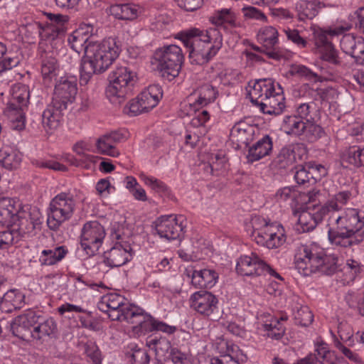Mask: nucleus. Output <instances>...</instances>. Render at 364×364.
Returning a JSON list of instances; mask_svg holds the SVG:
<instances>
[{
  "mask_svg": "<svg viewBox=\"0 0 364 364\" xmlns=\"http://www.w3.org/2000/svg\"><path fill=\"white\" fill-rule=\"evenodd\" d=\"M350 197L348 191L332 196L323 205L309 204L296 213V229L299 232L313 230L323 219L327 220L328 237L336 247H348L364 240V212L357 208L342 209Z\"/></svg>",
  "mask_w": 364,
  "mask_h": 364,
  "instance_id": "f257e3e1",
  "label": "nucleus"
},
{
  "mask_svg": "<svg viewBox=\"0 0 364 364\" xmlns=\"http://www.w3.org/2000/svg\"><path fill=\"white\" fill-rule=\"evenodd\" d=\"M120 49L114 38L89 43L80 67V83L85 85L93 75L105 72L119 56Z\"/></svg>",
  "mask_w": 364,
  "mask_h": 364,
  "instance_id": "f03ea898",
  "label": "nucleus"
},
{
  "mask_svg": "<svg viewBox=\"0 0 364 364\" xmlns=\"http://www.w3.org/2000/svg\"><path fill=\"white\" fill-rule=\"evenodd\" d=\"M183 45L188 48L189 58L193 64L208 63L221 48L223 37L216 28L200 30L191 28L179 33Z\"/></svg>",
  "mask_w": 364,
  "mask_h": 364,
  "instance_id": "7ed1b4c3",
  "label": "nucleus"
},
{
  "mask_svg": "<svg viewBox=\"0 0 364 364\" xmlns=\"http://www.w3.org/2000/svg\"><path fill=\"white\" fill-rule=\"evenodd\" d=\"M294 263L298 272L309 277L314 274L331 275L337 271V258L327 255L316 242L301 245L295 251Z\"/></svg>",
  "mask_w": 364,
  "mask_h": 364,
  "instance_id": "20e7f679",
  "label": "nucleus"
},
{
  "mask_svg": "<svg viewBox=\"0 0 364 364\" xmlns=\"http://www.w3.org/2000/svg\"><path fill=\"white\" fill-rule=\"evenodd\" d=\"M247 234L253 237L257 244L268 249H274L286 241L284 227L277 223H269L259 215H252L245 223Z\"/></svg>",
  "mask_w": 364,
  "mask_h": 364,
  "instance_id": "39448f33",
  "label": "nucleus"
},
{
  "mask_svg": "<svg viewBox=\"0 0 364 364\" xmlns=\"http://www.w3.org/2000/svg\"><path fill=\"white\" fill-rule=\"evenodd\" d=\"M112 247L104 253L105 263L111 267H121L133 257L130 230L122 224H114L111 229Z\"/></svg>",
  "mask_w": 364,
  "mask_h": 364,
  "instance_id": "423d86ee",
  "label": "nucleus"
},
{
  "mask_svg": "<svg viewBox=\"0 0 364 364\" xmlns=\"http://www.w3.org/2000/svg\"><path fill=\"white\" fill-rule=\"evenodd\" d=\"M79 200L76 190L61 192L50 202L48 210L47 225L50 230H56L73 215L76 203Z\"/></svg>",
  "mask_w": 364,
  "mask_h": 364,
  "instance_id": "0eeeda50",
  "label": "nucleus"
},
{
  "mask_svg": "<svg viewBox=\"0 0 364 364\" xmlns=\"http://www.w3.org/2000/svg\"><path fill=\"white\" fill-rule=\"evenodd\" d=\"M106 95L112 103H121L132 92L136 81V73L129 65L117 66L109 75Z\"/></svg>",
  "mask_w": 364,
  "mask_h": 364,
  "instance_id": "6e6552de",
  "label": "nucleus"
},
{
  "mask_svg": "<svg viewBox=\"0 0 364 364\" xmlns=\"http://www.w3.org/2000/svg\"><path fill=\"white\" fill-rule=\"evenodd\" d=\"M130 311H128L129 316L125 321L134 324L133 331L139 336L152 331H161L167 334H172L176 331L175 326L168 325L155 318L139 306L136 305Z\"/></svg>",
  "mask_w": 364,
  "mask_h": 364,
  "instance_id": "1a4fd4ad",
  "label": "nucleus"
},
{
  "mask_svg": "<svg viewBox=\"0 0 364 364\" xmlns=\"http://www.w3.org/2000/svg\"><path fill=\"white\" fill-rule=\"evenodd\" d=\"M156 68L161 76L171 81L178 75L183 60L180 47L169 45L158 49L154 53Z\"/></svg>",
  "mask_w": 364,
  "mask_h": 364,
  "instance_id": "9d476101",
  "label": "nucleus"
},
{
  "mask_svg": "<svg viewBox=\"0 0 364 364\" xmlns=\"http://www.w3.org/2000/svg\"><path fill=\"white\" fill-rule=\"evenodd\" d=\"M236 271L242 276L269 274L279 281H283L282 276L255 252L241 256L237 262Z\"/></svg>",
  "mask_w": 364,
  "mask_h": 364,
  "instance_id": "9b49d317",
  "label": "nucleus"
},
{
  "mask_svg": "<svg viewBox=\"0 0 364 364\" xmlns=\"http://www.w3.org/2000/svg\"><path fill=\"white\" fill-rule=\"evenodd\" d=\"M135 306L117 293L104 295L97 304L98 309L106 313L111 320L119 321H125L129 316L128 311H131Z\"/></svg>",
  "mask_w": 364,
  "mask_h": 364,
  "instance_id": "f8f14e48",
  "label": "nucleus"
},
{
  "mask_svg": "<svg viewBox=\"0 0 364 364\" xmlns=\"http://www.w3.org/2000/svg\"><path fill=\"white\" fill-rule=\"evenodd\" d=\"M43 215L36 207L23 206L18 213V221L11 231L17 235L16 242L20 237L33 235L41 228Z\"/></svg>",
  "mask_w": 364,
  "mask_h": 364,
  "instance_id": "ddd939ff",
  "label": "nucleus"
},
{
  "mask_svg": "<svg viewBox=\"0 0 364 364\" xmlns=\"http://www.w3.org/2000/svg\"><path fill=\"white\" fill-rule=\"evenodd\" d=\"M217 97V92L211 85H206L203 86L199 92V95L194 102H191L193 97H188V105L190 112H193L196 116L191 119V124L193 127L203 126L210 119V114L205 109H202L205 106L213 102Z\"/></svg>",
  "mask_w": 364,
  "mask_h": 364,
  "instance_id": "4468645a",
  "label": "nucleus"
},
{
  "mask_svg": "<svg viewBox=\"0 0 364 364\" xmlns=\"http://www.w3.org/2000/svg\"><path fill=\"white\" fill-rule=\"evenodd\" d=\"M104 227L97 221L87 222L80 234V246L87 256H92L102 246L105 237Z\"/></svg>",
  "mask_w": 364,
  "mask_h": 364,
  "instance_id": "2eb2a0df",
  "label": "nucleus"
},
{
  "mask_svg": "<svg viewBox=\"0 0 364 364\" xmlns=\"http://www.w3.org/2000/svg\"><path fill=\"white\" fill-rule=\"evenodd\" d=\"M155 230L161 238L168 241L177 239L186 227V218L183 215H165L154 222Z\"/></svg>",
  "mask_w": 364,
  "mask_h": 364,
  "instance_id": "dca6fc26",
  "label": "nucleus"
},
{
  "mask_svg": "<svg viewBox=\"0 0 364 364\" xmlns=\"http://www.w3.org/2000/svg\"><path fill=\"white\" fill-rule=\"evenodd\" d=\"M191 309L209 317L218 311V299L210 291L200 290L193 293L188 299Z\"/></svg>",
  "mask_w": 364,
  "mask_h": 364,
  "instance_id": "f3484780",
  "label": "nucleus"
},
{
  "mask_svg": "<svg viewBox=\"0 0 364 364\" xmlns=\"http://www.w3.org/2000/svg\"><path fill=\"white\" fill-rule=\"evenodd\" d=\"M257 329L259 333L275 340L280 339L284 333L285 328L282 321L286 318H277L267 312H259L257 316Z\"/></svg>",
  "mask_w": 364,
  "mask_h": 364,
  "instance_id": "a211bd4d",
  "label": "nucleus"
},
{
  "mask_svg": "<svg viewBox=\"0 0 364 364\" xmlns=\"http://www.w3.org/2000/svg\"><path fill=\"white\" fill-rule=\"evenodd\" d=\"M77 92V83L74 77H61L55 85L52 103L66 109L68 104L75 99Z\"/></svg>",
  "mask_w": 364,
  "mask_h": 364,
  "instance_id": "6ab92c4d",
  "label": "nucleus"
},
{
  "mask_svg": "<svg viewBox=\"0 0 364 364\" xmlns=\"http://www.w3.org/2000/svg\"><path fill=\"white\" fill-rule=\"evenodd\" d=\"M335 31L329 32L321 29L315 30L313 33L314 44L321 54V58L332 65H340L341 60L338 55V52L334 48L333 44L328 39V36L334 35Z\"/></svg>",
  "mask_w": 364,
  "mask_h": 364,
  "instance_id": "aec40b11",
  "label": "nucleus"
},
{
  "mask_svg": "<svg viewBox=\"0 0 364 364\" xmlns=\"http://www.w3.org/2000/svg\"><path fill=\"white\" fill-rule=\"evenodd\" d=\"M186 275L191 279V284L196 288L211 289L218 282V272L210 267L195 268L188 266L185 269Z\"/></svg>",
  "mask_w": 364,
  "mask_h": 364,
  "instance_id": "412c9836",
  "label": "nucleus"
},
{
  "mask_svg": "<svg viewBox=\"0 0 364 364\" xmlns=\"http://www.w3.org/2000/svg\"><path fill=\"white\" fill-rule=\"evenodd\" d=\"M127 134L126 130H117L102 135L96 142L99 153L110 157H118L119 151L112 144L124 141L127 139Z\"/></svg>",
  "mask_w": 364,
  "mask_h": 364,
  "instance_id": "4be33fe9",
  "label": "nucleus"
},
{
  "mask_svg": "<svg viewBox=\"0 0 364 364\" xmlns=\"http://www.w3.org/2000/svg\"><path fill=\"white\" fill-rule=\"evenodd\" d=\"M20 203L14 198L0 199V225H6L12 229L18 221V213L21 211Z\"/></svg>",
  "mask_w": 364,
  "mask_h": 364,
  "instance_id": "5701e85b",
  "label": "nucleus"
},
{
  "mask_svg": "<svg viewBox=\"0 0 364 364\" xmlns=\"http://www.w3.org/2000/svg\"><path fill=\"white\" fill-rule=\"evenodd\" d=\"M340 45L342 50L353 58L356 63L364 65V39L362 37L344 35Z\"/></svg>",
  "mask_w": 364,
  "mask_h": 364,
  "instance_id": "b1692460",
  "label": "nucleus"
},
{
  "mask_svg": "<svg viewBox=\"0 0 364 364\" xmlns=\"http://www.w3.org/2000/svg\"><path fill=\"white\" fill-rule=\"evenodd\" d=\"M278 85V91L272 93L264 98V100L259 101L257 105L261 112L269 115H279L285 108L284 97L282 95V88Z\"/></svg>",
  "mask_w": 364,
  "mask_h": 364,
  "instance_id": "393cba45",
  "label": "nucleus"
},
{
  "mask_svg": "<svg viewBox=\"0 0 364 364\" xmlns=\"http://www.w3.org/2000/svg\"><path fill=\"white\" fill-rule=\"evenodd\" d=\"M274 82L271 78L256 80L248 91L250 101L252 104L258 105L259 101L264 100L266 97L275 92Z\"/></svg>",
  "mask_w": 364,
  "mask_h": 364,
  "instance_id": "a878e982",
  "label": "nucleus"
},
{
  "mask_svg": "<svg viewBox=\"0 0 364 364\" xmlns=\"http://www.w3.org/2000/svg\"><path fill=\"white\" fill-rule=\"evenodd\" d=\"M40 316L33 310L26 311L16 317L11 323V331L17 337L23 338L30 327L38 323Z\"/></svg>",
  "mask_w": 364,
  "mask_h": 364,
  "instance_id": "bb28decb",
  "label": "nucleus"
},
{
  "mask_svg": "<svg viewBox=\"0 0 364 364\" xmlns=\"http://www.w3.org/2000/svg\"><path fill=\"white\" fill-rule=\"evenodd\" d=\"M41 74L43 80L50 82L55 78L59 71V63L53 51H43L41 54Z\"/></svg>",
  "mask_w": 364,
  "mask_h": 364,
  "instance_id": "cd10ccee",
  "label": "nucleus"
},
{
  "mask_svg": "<svg viewBox=\"0 0 364 364\" xmlns=\"http://www.w3.org/2000/svg\"><path fill=\"white\" fill-rule=\"evenodd\" d=\"M68 253L65 246H53L43 250L38 261L42 266H52L61 262Z\"/></svg>",
  "mask_w": 364,
  "mask_h": 364,
  "instance_id": "c85d7f7f",
  "label": "nucleus"
},
{
  "mask_svg": "<svg viewBox=\"0 0 364 364\" xmlns=\"http://www.w3.org/2000/svg\"><path fill=\"white\" fill-rule=\"evenodd\" d=\"M65 110L51 102L42 114V124L46 131L56 129Z\"/></svg>",
  "mask_w": 364,
  "mask_h": 364,
  "instance_id": "c756f323",
  "label": "nucleus"
},
{
  "mask_svg": "<svg viewBox=\"0 0 364 364\" xmlns=\"http://www.w3.org/2000/svg\"><path fill=\"white\" fill-rule=\"evenodd\" d=\"M24 294L18 289H11L6 291L1 301V308L5 311L11 312L20 309L24 304Z\"/></svg>",
  "mask_w": 364,
  "mask_h": 364,
  "instance_id": "7c9ffc66",
  "label": "nucleus"
},
{
  "mask_svg": "<svg viewBox=\"0 0 364 364\" xmlns=\"http://www.w3.org/2000/svg\"><path fill=\"white\" fill-rule=\"evenodd\" d=\"M253 133L252 127L245 124H238L231 131V140L236 142L238 147H247L252 140Z\"/></svg>",
  "mask_w": 364,
  "mask_h": 364,
  "instance_id": "2f4dec72",
  "label": "nucleus"
},
{
  "mask_svg": "<svg viewBox=\"0 0 364 364\" xmlns=\"http://www.w3.org/2000/svg\"><path fill=\"white\" fill-rule=\"evenodd\" d=\"M30 92L28 87L24 85H15L13 88L12 97L7 108H21L26 110L28 107Z\"/></svg>",
  "mask_w": 364,
  "mask_h": 364,
  "instance_id": "473e14b6",
  "label": "nucleus"
},
{
  "mask_svg": "<svg viewBox=\"0 0 364 364\" xmlns=\"http://www.w3.org/2000/svg\"><path fill=\"white\" fill-rule=\"evenodd\" d=\"M322 8L321 3L316 1L301 0L296 5L298 18L304 21L315 18Z\"/></svg>",
  "mask_w": 364,
  "mask_h": 364,
  "instance_id": "72a5a7b5",
  "label": "nucleus"
},
{
  "mask_svg": "<svg viewBox=\"0 0 364 364\" xmlns=\"http://www.w3.org/2000/svg\"><path fill=\"white\" fill-rule=\"evenodd\" d=\"M300 196V192L295 186H285L277 191L274 195L275 202L280 206L294 205Z\"/></svg>",
  "mask_w": 364,
  "mask_h": 364,
  "instance_id": "f704fd0d",
  "label": "nucleus"
},
{
  "mask_svg": "<svg viewBox=\"0 0 364 364\" xmlns=\"http://www.w3.org/2000/svg\"><path fill=\"white\" fill-rule=\"evenodd\" d=\"M4 115L7 119L10 128L13 130L22 131L26 127L25 110L21 108H7L4 111Z\"/></svg>",
  "mask_w": 364,
  "mask_h": 364,
  "instance_id": "c9c22d12",
  "label": "nucleus"
},
{
  "mask_svg": "<svg viewBox=\"0 0 364 364\" xmlns=\"http://www.w3.org/2000/svg\"><path fill=\"white\" fill-rule=\"evenodd\" d=\"M278 36V31L274 27L265 26L258 32L257 40L267 50L275 51L279 42Z\"/></svg>",
  "mask_w": 364,
  "mask_h": 364,
  "instance_id": "e433bc0d",
  "label": "nucleus"
},
{
  "mask_svg": "<svg viewBox=\"0 0 364 364\" xmlns=\"http://www.w3.org/2000/svg\"><path fill=\"white\" fill-rule=\"evenodd\" d=\"M57 332V323L53 318H48L35 326L31 335L34 339H42L45 337L55 336Z\"/></svg>",
  "mask_w": 364,
  "mask_h": 364,
  "instance_id": "4c0bfd02",
  "label": "nucleus"
},
{
  "mask_svg": "<svg viewBox=\"0 0 364 364\" xmlns=\"http://www.w3.org/2000/svg\"><path fill=\"white\" fill-rule=\"evenodd\" d=\"M90 36L83 31L82 28L75 30L68 37V41L71 48L77 53L82 51L85 53L86 47L89 43H93L90 41Z\"/></svg>",
  "mask_w": 364,
  "mask_h": 364,
  "instance_id": "58836bf2",
  "label": "nucleus"
},
{
  "mask_svg": "<svg viewBox=\"0 0 364 364\" xmlns=\"http://www.w3.org/2000/svg\"><path fill=\"white\" fill-rule=\"evenodd\" d=\"M125 355L132 364H149V356L135 343H129L125 348Z\"/></svg>",
  "mask_w": 364,
  "mask_h": 364,
  "instance_id": "ea45409f",
  "label": "nucleus"
},
{
  "mask_svg": "<svg viewBox=\"0 0 364 364\" xmlns=\"http://www.w3.org/2000/svg\"><path fill=\"white\" fill-rule=\"evenodd\" d=\"M308 151L304 144H293L283 147L278 157L282 159H303L308 157Z\"/></svg>",
  "mask_w": 364,
  "mask_h": 364,
  "instance_id": "a19ab883",
  "label": "nucleus"
},
{
  "mask_svg": "<svg viewBox=\"0 0 364 364\" xmlns=\"http://www.w3.org/2000/svg\"><path fill=\"white\" fill-rule=\"evenodd\" d=\"M272 149V139L265 135L249 149V154L252 159H261L268 156Z\"/></svg>",
  "mask_w": 364,
  "mask_h": 364,
  "instance_id": "79ce46f5",
  "label": "nucleus"
},
{
  "mask_svg": "<svg viewBox=\"0 0 364 364\" xmlns=\"http://www.w3.org/2000/svg\"><path fill=\"white\" fill-rule=\"evenodd\" d=\"M335 333L336 336L348 346H353L355 345V334L354 331L350 323L346 321H342L338 323L336 331L331 330Z\"/></svg>",
  "mask_w": 364,
  "mask_h": 364,
  "instance_id": "37998d69",
  "label": "nucleus"
},
{
  "mask_svg": "<svg viewBox=\"0 0 364 364\" xmlns=\"http://www.w3.org/2000/svg\"><path fill=\"white\" fill-rule=\"evenodd\" d=\"M110 13L118 19L132 20L136 18L137 9L129 4H114L110 7Z\"/></svg>",
  "mask_w": 364,
  "mask_h": 364,
  "instance_id": "c03bdc74",
  "label": "nucleus"
},
{
  "mask_svg": "<svg viewBox=\"0 0 364 364\" xmlns=\"http://www.w3.org/2000/svg\"><path fill=\"white\" fill-rule=\"evenodd\" d=\"M331 337L333 345L339 352H341L344 356H346L349 360L355 364H364V361L359 354L350 349L351 346H348L341 343V341L336 336L335 333L331 331Z\"/></svg>",
  "mask_w": 364,
  "mask_h": 364,
  "instance_id": "a18cd8bd",
  "label": "nucleus"
},
{
  "mask_svg": "<svg viewBox=\"0 0 364 364\" xmlns=\"http://www.w3.org/2000/svg\"><path fill=\"white\" fill-rule=\"evenodd\" d=\"M292 311L294 319L301 326H308L313 321V314L306 306H296Z\"/></svg>",
  "mask_w": 364,
  "mask_h": 364,
  "instance_id": "49530a36",
  "label": "nucleus"
},
{
  "mask_svg": "<svg viewBox=\"0 0 364 364\" xmlns=\"http://www.w3.org/2000/svg\"><path fill=\"white\" fill-rule=\"evenodd\" d=\"M247 359L246 355L240 351L235 356L226 354L220 357L213 358L210 360V364H242Z\"/></svg>",
  "mask_w": 364,
  "mask_h": 364,
  "instance_id": "de8ad7c7",
  "label": "nucleus"
},
{
  "mask_svg": "<svg viewBox=\"0 0 364 364\" xmlns=\"http://www.w3.org/2000/svg\"><path fill=\"white\" fill-rule=\"evenodd\" d=\"M140 179L145 185L159 193H166L168 191L167 186L160 180L141 172L139 174Z\"/></svg>",
  "mask_w": 364,
  "mask_h": 364,
  "instance_id": "09e8293b",
  "label": "nucleus"
},
{
  "mask_svg": "<svg viewBox=\"0 0 364 364\" xmlns=\"http://www.w3.org/2000/svg\"><path fill=\"white\" fill-rule=\"evenodd\" d=\"M285 123L289 127L292 134L298 136L304 134L306 122H304L302 119L296 115L287 117Z\"/></svg>",
  "mask_w": 364,
  "mask_h": 364,
  "instance_id": "8fccbe9b",
  "label": "nucleus"
},
{
  "mask_svg": "<svg viewBox=\"0 0 364 364\" xmlns=\"http://www.w3.org/2000/svg\"><path fill=\"white\" fill-rule=\"evenodd\" d=\"M314 120L306 122V127L304 134L309 141H314L321 138L324 134L323 128L314 123Z\"/></svg>",
  "mask_w": 364,
  "mask_h": 364,
  "instance_id": "3c124183",
  "label": "nucleus"
},
{
  "mask_svg": "<svg viewBox=\"0 0 364 364\" xmlns=\"http://www.w3.org/2000/svg\"><path fill=\"white\" fill-rule=\"evenodd\" d=\"M216 18L219 23H227L232 27H237L238 26L236 16L230 9H223L218 11Z\"/></svg>",
  "mask_w": 364,
  "mask_h": 364,
  "instance_id": "603ef678",
  "label": "nucleus"
},
{
  "mask_svg": "<svg viewBox=\"0 0 364 364\" xmlns=\"http://www.w3.org/2000/svg\"><path fill=\"white\" fill-rule=\"evenodd\" d=\"M359 262L354 259H349L347 261L346 266L343 267V271L346 274L345 279L347 283L353 281L358 274L360 272Z\"/></svg>",
  "mask_w": 364,
  "mask_h": 364,
  "instance_id": "864d4df0",
  "label": "nucleus"
},
{
  "mask_svg": "<svg viewBox=\"0 0 364 364\" xmlns=\"http://www.w3.org/2000/svg\"><path fill=\"white\" fill-rule=\"evenodd\" d=\"M73 151L78 156H82L85 157L87 159H93L92 158H90L89 155H87L86 153L87 151H90L91 149V146L89 144L88 142L85 141H77L75 144H73ZM94 159H105L102 157H95Z\"/></svg>",
  "mask_w": 364,
  "mask_h": 364,
  "instance_id": "5fc2aeb1",
  "label": "nucleus"
},
{
  "mask_svg": "<svg viewBox=\"0 0 364 364\" xmlns=\"http://www.w3.org/2000/svg\"><path fill=\"white\" fill-rule=\"evenodd\" d=\"M242 11L245 18L254 19L262 21H267V16L259 9L254 6H246L242 8Z\"/></svg>",
  "mask_w": 364,
  "mask_h": 364,
  "instance_id": "6e6d98bb",
  "label": "nucleus"
},
{
  "mask_svg": "<svg viewBox=\"0 0 364 364\" xmlns=\"http://www.w3.org/2000/svg\"><path fill=\"white\" fill-rule=\"evenodd\" d=\"M17 235L11 230L0 232V249H6L11 245L16 242Z\"/></svg>",
  "mask_w": 364,
  "mask_h": 364,
  "instance_id": "4d7b16f0",
  "label": "nucleus"
},
{
  "mask_svg": "<svg viewBox=\"0 0 364 364\" xmlns=\"http://www.w3.org/2000/svg\"><path fill=\"white\" fill-rule=\"evenodd\" d=\"M285 33L288 40L293 42L297 46L305 48L307 45V41L300 36L299 32L296 29L285 30Z\"/></svg>",
  "mask_w": 364,
  "mask_h": 364,
  "instance_id": "13d9d810",
  "label": "nucleus"
},
{
  "mask_svg": "<svg viewBox=\"0 0 364 364\" xmlns=\"http://www.w3.org/2000/svg\"><path fill=\"white\" fill-rule=\"evenodd\" d=\"M74 287L76 291H82L87 289V287H90V288L95 289L97 287H103L102 284H92L86 280L84 279L83 277L81 275L76 276L74 278Z\"/></svg>",
  "mask_w": 364,
  "mask_h": 364,
  "instance_id": "bf43d9fd",
  "label": "nucleus"
},
{
  "mask_svg": "<svg viewBox=\"0 0 364 364\" xmlns=\"http://www.w3.org/2000/svg\"><path fill=\"white\" fill-rule=\"evenodd\" d=\"M294 72L301 77H304L307 80L317 81L318 76L316 73L311 71L304 65H296L294 68Z\"/></svg>",
  "mask_w": 364,
  "mask_h": 364,
  "instance_id": "052dcab7",
  "label": "nucleus"
},
{
  "mask_svg": "<svg viewBox=\"0 0 364 364\" xmlns=\"http://www.w3.org/2000/svg\"><path fill=\"white\" fill-rule=\"evenodd\" d=\"M308 168H309L311 171V177L315 180H318L321 177L325 176L327 174L326 168L321 164L315 163V161H314L313 164H309L308 166Z\"/></svg>",
  "mask_w": 364,
  "mask_h": 364,
  "instance_id": "680f3d73",
  "label": "nucleus"
},
{
  "mask_svg": "<svg viewBox=\"0 0 364 364\" xmlns=\"http://www.w3.org/2000/svg\"><path fill=\"white\" fill-rule=\"evenodd\" d=\"M36 166L48 168L54 171H65L67 168L65 165L60 163L59 161H36Z\"/></svg>",
  "mask_w": 364,
  "mask_h": 364,
  "instance_id": "e2e57ef3",
  "label": "nucleus"
},
{
  "mask_svg": "<svg viewBox=\"0 0 364 364\" xmlns=\"http://www.w3.org/2000/svg\"><path fill=\"white\" fill-rule=\"evenodd\" d=\"M311 105L309 103H301L296 108L297 117L300 119H305L306 122L314 120V117L311 114Z\"/></svg>",
  "mask_w": 364,
  "mask_h": 364,
  "instance_id": "0e129e2a",
  "label": "nucleus"
},
{
  "mask_svg": "<svg viewBox=\"0 0 364 364\" xmlns=\"http://www.w3.org/2000/svg\"><path fill=\"white\" fill-rule=\"evenodd\" d=\"M19 59L18 57L6 56L0 60V73L4 72L8 70L17 66L19 64Z\"/></svg>",
  "mask_w": 364,
  "mask_h": 364,
  "instance_id": "69168bd1",
  "label": "nucleus"
},
{
  "mask_svg": "<svg viewBox=\"0 0 364 364\" xmlns=\"http://www.w3.org/2000/svg\"><path fill=\"white\" fill-rule=\"evenodd\" d=\"M139 100H141V103L142 105V108H144V112L149 111L150 109L155 107L158 102L156 100L151 98L149 94H145L144 92H141L139 95Z\"/></svg>",
  "mask_w": 364,
  "mask_h": 364,
  "instance_id": "338daca9",
  "label": "nucleus"
},
{
  "mask_svg": "<svg viewBox=\"0 0 364 364\" xmlns=\"http://www.w3.org/2000/svg\"><path fill=\"white\" fill-rule=\"evenodd\" d=\"M314 347H315V352L316 353L317 358H316V360H319L323 357V355H325V354L328 353L330 351H331L327 343H326L323 340H321L320 338H317L314 341Z\"/></svg>",
  "mask_w": 364,
  "mask_h": 364,
  "instance_id": "774afa93",
  "label": "nucleus"
}]
</instances>
